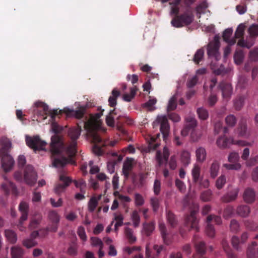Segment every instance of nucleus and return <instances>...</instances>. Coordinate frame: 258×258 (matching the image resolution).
<instances>
[{
	"mask_svg": "<svg viewBox=\"0 0 258 258\" xmlns=\"http://www.w3.org/2000/svg\"><path fill=\"white\" fill-rule=\"evenodd\" d=\"M81 128H70L68 135L72 139V142L66 149V153L69 158L65 157H56L59 156L64 148V145L61 138L58 135H54L51 138L50 152L53 156L52 160L53 166L55 167H64L72 158L75 156L77 153V140L80 136Z\"/></svg>",
	"mask_w": 258,
	"mask_h": 258,
	"instance_id": "nucleus-1",
	"label": "nucleus"
},
{
	"mask_svg": "<svg viewBox=\"0 0 258 258\" xmlns=\"http://www.w3.org/2000/svg\"><path fill=\"white\" fill-rule=\"evenodd\" d=\"M181 0H173L169 3L171 6V15H174L175 16L172 19L171 24L172 26L176 28L182 27L190 24L194 20V16L192 14L184 13L182 14L178 15L179 11V5Z\"/></svg>",
	"mask_w": 258,
	"mask_h": 258,
	"instance_id": "nucleus-2",
	"label": "nucleus"
},
{
	"mask_svg": "<svg viewBox=\"0 0 258 258\" xmlns=\"http://www.w3.org/2000/svg\"><path fill=\"white\" fill-rule=\"evenodd\" d=\"M2 146L0 149V158H1L2 166L6 171H9L13 167L15 161L12 157L9 154L12 144L7 138H2L1 140Z\"/></svg>",
	"mask_w": 258,
	"mask_h": 258,
	"instance_id": "nucleus-3",
	"label": "nucleus"
},
{
	"mask_svg": "<svg viewBox=\"0 0 258 258\" xmlns=\"http://www.w3.org/2000/svg\"><path fill=\"white\" fill-rule=\"evenodd\" d=\"M15 179L18 181L21 182L24 180L26 183L32 186L36 182L37 175L32 166L27 165L24 170V177L21 171H16L14 173Z\"/></svg>",
	"mask_w": 258,
	"mask_h": 258,
	"instance_id": "nucleus-4",
	"label": "nucleus"
},
{
	"mask_svg": "<svg viewBox=\"0 0 258 258\" xmlns=\"http://www.w3.org/2000/svg\"><path fill=\"white\" fill-rule=\"evenodd\" d=\"M233 33V30L231 28H228L225 30L223 33V39L224 41L228 43L229 45L234 44L236 42V39L239 38L238 41L237 45L242 47V23L239 24L237 30L235 33V37L232 39H230Z\"/></svg>",
	"mask_w": 258,
	"mask_h": 258,
	"instance_id": "nucleus-5",
	"label": "nucleus"
},
{
	"mask_svg": "<svg viewBox=\"0 0 258 258\" xmlns=\"http://www.w3.org/2000/svg\"><path fill=\"white\" fill-rule=\"evenodd\" d=\"M220 46L219 37L215 36L213 41L209 42L207 45V54L209 58H214L216 61L220 59Z\"/></svg>",
	"mask_w": 258,
	"mask_h": 258,
	"instance_id": "nucleus-6",
	"label": "nucleus"
},
{
	"mask_svg": "<svg viewBox=\"0 0 258 258\" xmlns=\"http://www.w3.org/2000/svg\"><path fill=\"white\" fill-rule=\"evenodd\" d=\"M26 142L27 145L32 149L35 152L36 151L44 150L46 143L42 141L39 136L33 137L26 136Z\"/></svg>",
	"mask_w": 258,
	"mask_h": 258,
	"instance_id": "nucleus-7",
	"label": "nucleus"
},
{
	"mask_svg": "<svg viewBox=\"0 0 258 258\" xmlns=\"http://www.w3.org/2000/svg\"><path fill=\"white\" fill-rule=\"evenodd\" d=\"M212 222L217 225L220 224L222 223L221 217L215 215H210L207 217L206 233L208 236L211 237H213L215 233V228L212 224Z\"/></svg>",
	"mask_w": 258,
	"mask_h": 258,
	"instance_id": "nucleus-8",
	"label": "nucleus"
},
{
	"mask_svg": "<svg viewBox=\"0 0 258 258\" xmlns=\"http://www.w3.org/2000/svg\"><path fill=\"white\" fill-rule=\"evenodd\" d=\"M153 126L160 125V130L163 135L164 140L168 137L169 132V125L168 119L165 116H158L156 120L153 122Z\"/></svg>",
	"mask_w": 258,
	"mask_h": 258,
	"instance_id": "nucleus-9",
	"label": "nucleus"
},
{
	"mask_svg": "<svg viewBox=\"0 0 258 258\" xmlns=\"http://www.w3.org/2000/svg\"><path fill=\"white\" fill-rule=\"evenodd\" d=\"M35 106L37 108H42L43 111H39L38 109L37 110V112L40 115L43 116L44 115L48 114L50 115L52 119L55 118V117L61 112V110L58 111L57 109L55 110H49L48 106L41 101H37L35 103Z\"/></svg>",
	"mask_w": 258,
	"mask_h": 258,
	"instance_id": "nucleus-10",
	"label": "nucleus"
},
{
	"mask_svg": "<svg viewBox=\"0 0 258 258\" xmlns=\"http://www.w3.org/2000/svg\"><path fill=\"white\" fill-rule=\"evenodd\" d=\"M72 182V180L64 174H61L59 175V182L56 184L54 187V191L55 194L60 195L64 192L66 188Z\"/></svg>",
	"mask_w": 258,
	"mask_h": 258,
	"instance_id": "nucleus-11",
	"label": "nucleus"
},
{
	"mask_svg": "<svg viewBox=\"0 0 258 258\" xmlns=\"http://www.w3.org/2000/svg\"><path fill=\"white\" fill-rule=\"evenodd\" d=\"M195 211H191L189 215H187L185 218L184 224L188 230L195 229L197 232L199 231L198 220L196 217Z\"/></svg>",
	"mask_w": 258,
	"mask_h": 258,
	"instance_id": "nucleus-12",
	"label": "nucleus"
},
{
	"mask_svg": "<svg viewBox=\"0 0 258 258\" xmlns=\"http://www.w3.org/2000/svg\"><path fill=\"white\" fill-rule=\"evenodd\" d=\"M194 241L197 252V254L194 255V258H206L204 256L206 249L205 243L200 240L196 235L194 237Z\"/></svg>",
	"mask_w": 258,
	"mask_h": 258,
	"instance_id": "nucleus-13",
	"label": "nucleus"
},
{
	"mask_svg": "<svg viewBox=\"0 0 258 258\" xmlns=\"http://www.w3.org/2000/svg\"><path fill=\"white\" fill-rule=\"evenodd\" d=\"M241 141H235L233 139L227 138L225 136L220 137L218 138L216 144L220 148H226L228 147L231 144H237L241 145Z\"/></svg>",
	"mask_w": 258,
	"mask_h": 258,
	"instance_id": "nucleus-14",
	"label": "nucleus"
},
{
	"mask_svg": "<svg viewBox=\"0 0 258 258\" xmlns=\"http://www.w3.org/2000/svg\"><path fill=\"white\" fill-rule=\"evenodd\" d=\"M103 115L102 112L95 114L93 120H89L84 122V127L89 132H93L97 128L96 122Z\"/></svg>",
	"mask_w": 258,
	"mask_h": 258,
	"instance_id": "nucleus-15",
	"label": "nucleus"
},
{
	"mask_svg": "<svg viewBox=\"0 0 258 258\" xmlns=\"http://www.w3.org/2000/svg\"><path fill=\"white\" fill-rule=\"evenodd\" d=\"M218 87L222 92L223 98L225 99H229L232 92L231 85L229 83L222 81L220 83Z\"/></svg>",
	"mask_w": 258,
	"mask_h": 258,
	"instance_id": "nucleus-16",
	"label": "nucleus"
},
{
	"mask_svg": "<svg viewBox=\"0 0 258 258\" xmlns=\"http://www.w3.org/2000/svg\"><path fill=\"white\" fill-rule=\"evenodd\" d=\"M169 156V151L168 148L165 147L163 149V155L160 151H157L156 159L158 162V165L161 166L165 162L167 163Z\"/></svg>",
	"mask_w": 258,
	"mask_h": 258,
	"instance_id": "nucleus-17",
	"label": "nucleus"
},
{
	"mask_svg": "<svg viewBox=\"0 0 258 258\" xmlns=\"http://www.w3.org/2000/svg\"><path fill=\"white\" fill-rule=\"evenodd\" d=\"M134 159L127 158L124 161L122 167V173L126 179H127L130 175L131 172L133 169Z\"/></svg>",
	"mask_w": 258,
	"mask_h": 258,
	"instance_id": "nucleus-18",
	"label": "nucleus"
},
{
	"mask_svg": "<svg viewBox=\"0 0 258 258\" xmlns=\"http://www.w3.org/2000/svg\"><path fill=\"white\" fill-rule=\"evenodd\" d=\"M2 188L6 195H9L10 192L15 195L18 193L16 185L8 180H6L2 184Z\"/></svg>",
	"mask_w": 258,
	"mask_h": 258,
	"instance_id": "nucleus-19",
	"label": "nucleus"
},
{
	"mask_svg": "<svg viewBox=\"0 0 258 258\" xmlns=\"http://www.w3.org/2000/svg\"><path fill=\"white\" fill-rule=\"evenodd\" d=\"M238 189L234 188L221 197V200L223 203H229L236 200L237 197Z\"/></svg>",
	"mask_w": 258,
	"mask_h": 258,
	"instance_id": "nucleus-20",
	"label": "nucleus"
},
{
	"mask_svg": "<svg viewBox=\"0 0 258 258\" xmlns=\"http://www.w3.org/2000/svg\"><path fill=\"white\" fill-rule=\"evenodd\" d=\"M210 67L213 73L216 75L224 76L228 72V70L225 69L223 65L221 64L218 67L213 61H212L210 64Z\"/></svg>",
	"mask_w": 258,
	"mask_h": 258,
	"instance_id": "nucleus-21",
	"label": "nucleus"
},
{
	"mask_svg": "<svg viewBox=\"0 0 258 258\" xmlns=\"http://www.w3.org/2000/svg\"><path fill=\"white\" fill-rule=\"evenodd\" d=\"M196 157L197 162L203 163L206 160L207 151L205 148L199 147L196 150Z\"/></svg>",
	"mask_w": 258,
	"mask_h": 258,
	"instance_id": "nucleus-22",
	"label": "nucleus"
},
{
	"mask_svg": "<svg viewBox=\"0 0 258 258\" xmlns=\"http://www.w3.org/2000/svg\"><path fill=\"white\" fill-rule=\"evenodd\" d=\"M159 229L164 243L167 245L170 244L171 242V239L169 237V234L166 231L165 225L164 223H160L159 224Z\"/></svg>",
	"mask_w": 258,
	"mask_h": 258,
	"instance_id": "nucleus-23",
	"label": "nucleus"
},
{
	"mask_svg": "<svg viewBox=\"0 0 258 258\" xmlns=\"http://www.w3.org/2000/svg\"><path fill=\"white\" fill-rule=\"evenodd\" d=\"M255 192L254 190L250 188H247L245 190L243 194V199L248 203H251L255 200Z\"/></svg>",
	"mask_w": 258,
	"mask_h": 258,
	"instance_id": "nucleus-24",
	"label": "nucleus"
},
{
	"mask_svg": "<svg viewBox=\"0 0 258 258\" xmlns=\"http://www.w3.org/2000/svg\"><path fill=\"white\" fill-rule=\"evenodd\" d=\"M28 205L25 202H21L19 206V209L21 212L20 218L21 222H24L27 219L28 213Z\"/></svg>",
	"mask_w": 258,
	"mask_h": 258,
	"instance_id": "nucleus-25",
	"label": "nucleus"
},
{
	"mask_svg": "<svg viewBox=\"0 0 258 258\" xmlns=\"http://www.w3.org/2000/svg\"><path fill=\"white\" fill-rule=\"evenodd\" d=\"M120 95V91L116 88L111 92V95L109 97L108 103L110 107H113L116 105V100Z\"/></svg>",
	"mask_w": 258,
	"mask_h": 258,
	"instance_id": "nucleus-26",
	"label": "nucleus"
},
{
	"mask_svg": "<svg viewBox=\"0 0 258 258\" xmlns=\"http://www.w3.org/2000/svg\"><path fill=\"white\" fill-rule=\"evenodd\" d=\"M5 235L7 240L11 244H15L17 241V234L12 230L7 229L5 231Z\"/></svg>",
	"mask_w": 258,
	"mask_h": 258,
	"instance_id": "nucleus-27",
	"label": "nucleus"
},
{
	"mask_svg": "<svg viewBox=\"0 0 258 258\" xmlns=\"http://www.w3.org/2000/svg\"><path fill=\"white\" fill-rule=\"evenodd\" d=\"M201 168L200 167L195 164L191 170V175L192 177L193 182L195 183H198L201 179Z\"/></svg>",
	"mask_w": 258,
	"mask_h": 258,
	"instance_id": "nucleus-28",
	"label": "nucleus"
},
{
	"mask_svg": "<svg viewBox=\"0 0 258 258\" xmlns=\"http://www.w3.org/2000/svg\"><path fill=\"white\" fill-rule=\"evenodd\" d=\"M205 54V50L203 48H201L197 50L194 54L192 60L196 64H199L200 62L203 60Z\"/></svg>",
	"mask_w": 258,
	"mask_h": 258,
	"instance_id": "nucleus-29",
	"label": "nucleus"
},
{
	"mask_svg": "<svg viewBox=\"0 0 258 258\" xmlns=\"http://www.w3.org/2000/svg\"><path fill=\"white\" fill-rule=\"evenodd\" d=\"M219 163L217 160H214L210 168V174L211 178L214 179L217 175L219 170Z\"/></svg>",
	"mask_w": 258,
	"mask_h": 258,
	"instance_id": "nucleus-30",
	"label": "nucleus"
},
{
	"mask_svg": "<svg viewBox=\"0 0 258 258\" xmlns=\"http://www.w3.org/2000/svg\"><path fill=\"white\" fill-rule=\"evenodd\" d=\"M11 251L13 258H21L24 254L23 249L18 246L12 247Z\"/></svg>",
	"mask_w": 258,
	"mask_h": 258,
	"instance_id": "nucleus-31",
	"label": "nucleus"
},
{
	"mask_svg": "<svg viewBox=\"0 0 258 258\" xmlns=\"http://www.w3.org/2000/svg\"><path fill=\"white\" fill-rule=\"evenodd\" d=\"M222 245L223 249L226 253L228 258H236V255L233 252L232 250L230 249L227 241H226L225 239L223 240L222 241Z\"/></svg>",
	"mask_w": 258,
	"mask_h": 258,
	"instance_id": "nucleus-32",
	"label": "nucleus"
},
{
	"mask_svg": "<svg viewBox=\"0 0 258 258\" xmlns=\"http://www.w3.org/2000/svg\"><path fill=\"white\" fill-rule=\"evenodd\" d=\"M180 160L184 166H187L190 162V154L186 150H183L180 154Z\"/></svg>",
	"mask_w": 258,
	"mask_h": 258,
	"instance_id": "nucleus-33",
	"label": "nucleus"
},
{
	"mask_svg": "<svg viewBox=\"0 0 258 258\" xmlns=\"http://www.w3.org/2000/svg\"><path fill=\"white\" fill-rule=\"evenodd\" d=\"M155 229V223L153 222L150 223H145L143 224V229L145 234L147 236H150Z\"/></svg>",
	"mask_w": 258,
	"mask_h": 258,
	"instance_id": "nucleus-34",
	"label": "nucleus"
},
{
	"mask_svg": "<svg viewBox=\"0 0 258 258\" xmlns=\"http://www.w3.org/2000/svg\"><path fill=\"white\" fill-rule=\"evenodd\" d=\"M124 233L126 237L130 243H133L136 241V238L133 235V231L131 228L125 227L124 228Z\"/></svg>",
	"mask_w": 258,
	"mask_h": 258,
	"instance_id": "nucleus-35",
	"label": "nucleus"
},
{
	"mask_svg": "<svg viewBox=\"0 0 258 258\" xmlns=\"http://www.w3.org/2000/svg\"><path fill=\"white\" fill-rule=\"evenodd\" d=\"M167 219L168 223L172 227H174L177 224V221L175 216L170 211L167 212Z\"/></svg>",
	"mask_w": 258,
	"mask_h": 258,
	"instance_id": "nucleus-36",
	"label": "nucleus"
},
{
	"mask_svg": "<svg viewBox=\"0 0 258 258\" xmlns=\"http://www.w3.org/2000/svg\"><path fill=\"white\" fill-rule=\"evenodd\" d=\"M67 253L72 256H76L78 254V245L76 243H72L70 244Z\"/></svg>",
	"mask_w": 258,
	"mask_h": 258,
	"instance_id": "nucleus-37",
	"label": "nucleus"
},
{
	"mask_svg": "<svg viewBox=\"0 0 258 258\" xmlns=\"http://www.w3.org/2000/svg\"><path fill=\"white\" fill-rule=\"evenodd\" d=\"M177 107V97L175 95L173 96L169 101L167 110L168 112L174 110Z\"/></svg>",
	"mask_w": 258,
	"mask_h": 258,
	"instance_id": "nucleus-38",
	"label": "nucleus"
},
{
	"mask_svg": "<svg viewBox=\"0 0 258 258\" xmlns=\"http://www.w3.org/2000/svg\"><path fill=\"white\" fill-rule=\"evenodd\" d=\"M197 112L199 118L202 120H206L209 117L208 110L203 107L198 108Z\"/></svg>",
	"mask_w": 258,
	"mask_h": 258,
	"instance_id": "nucleus-39",
	"label": "nucleus"
},
{
	"mask_svg": "<svg viewBox=\"0 0 258 258\" xmlns=\"http://www.w3.org/2000/svg\"><path fill=\"white\" fill-rule=\"evenodd\" d=\"M74 182L75 183V186L77 187L80 188V191L82 193H85V188L86 186V183L84 179H80L79 180H74Z\"/></svg>",
	"mask_w": 258,
	"mask_h": 258,
	"instance_id": "nucleus-40",
	"label": "nucleus"
},
{
	"mask_svg": "<svg viewBox=\"0 0 258 258\" xmlns=\"http://www.w3.org/2000/svg\"><path fill=\"white\" fill-rule=\"evenodd\" d=\"M115 109H113V110L110 111L109 114L106 117V122L107 124L110 126H113L114 125V117L112 116V115H115Z\"/></svg>",
	"mask_w": 258,
	"mask_h": 258,
	"instance_id": "nucleus-41",
	"label": "nucleus"
},
{
	"mask_svg": "<svg viewBox=\"0 0 258 258\" xmlns=\"http://www.w3.org/2000/svg\"><path fill=\"white\" fill-rule=\"evenodd\" d=\"M98 199L95 197H92L88 202V210L90 212H93L98 205Z\"/></svg>",
	"mask_w": 258,
	"mask_h": 258,
	"instance_id": "nucleus-42",
	"label": "nucleus"
},
{
	"mask_svg": "<svg viewBox=\"0 0 258 258\" xmlns=\"http://www.w3.org/2000/svg\"><path fill=\"white\" fill-rule=\"evenodd\" d=\"M48 217L50 220L53 223H58L59 222V216L58 213L54 210L49 212Z\"/></svg>",
	"mask_w": 258,
	"mask_h": 258,
	"instance_id": "nucleus-43",
	"label": "nucleus"
},
{
	"mask_svg": "<svg viewBox=\"0 0 258 258\" xmlns=\"http://www.w3.org/2000/svg\"><path fill=\"white\" fill-rule=\"evenodd\" d=\"M131 217L133 221L134 226L135 227H138L140 222V217L138 212L136 210L134 211L132 214Z\"/></svg>",
	"mask_w": 258,
	"mask_h": 258,
	"instance_id": "nucleus-44",
	"label": "nucleus"
},
{
	"mask_svg": "<svg viewBox=\"0 0 258 258\" xmlns=\"http://www.w3.org/2000/svg\"><path fill=\"white\" fill-rule=\"evenodd\" d=\"M186 120L185 126L190 130H193L197 126V120L195 118L189 116L186 118Z\"/></svg>",
	"mask_w": 258,
	"mask_h": 258,
	"instance_id": "nucleus-45",
	"label": "nucleus"
},
{
	"mask_svg": "<svg viewBox=\"0 0 258 258\" xmlns=\"http://www.w3.org/2000/svg\"><path fill=\"white\" fill-rule=\"evenodd\" d=\"M226 178L225 175H221L216 181V186L219 189H221L226 183Z\"/></svg>",
	"mask_w": 258,
	"mask_h": 258,
	"instance_id": "nucleus-46",
	"label": "nucleus"
},
{
	"mask_svg": "<svg viewBox=\"0 0 258 258\" xmlns=\"http://www.w3.org/2000/svg\"><path fill=\"white\" fill-rule=\"evenodd\" d=\"M237 120L233 115H229L225 118V122L227 125L232 127L236 123Z\"/></svg>",
	"mask_w": 258,
	"mask_h": 258,
	"instance_id": "nucleus-47",
	"label": "nucleus"
},
{
	"mask_svg": "<svg viewBox=\"0 0 258 258\" xmlns=\"http://www.w3.org/2000/svg\"><path fill=\"white\" fill-rule=\"evenodd\" d=\"M200 197L203 201L208 202L212 199V192L210 190L204 191L201 194Z\"/></svg>",
	"mask_w": 258,
	"mask_h": 258,
	"instance_id": "nucleus-48",
	"label": "nucleus"
},
{
	"mask_svg": "<svg viewBox=\"0 0 258 258\" xmlns=\"http://www.w3.org/2000/svg\"><path fill=\"white\" fill-rule=\"evenodd\" d=\"M23 244L26 247L29 248L36 245L37 243L33 239L29 238L24 239L23 241Z\"/></svg>",
	"mask_w": 258,
	"mask_h": 258,
	"instance_id": "nucleus-49",
	"label": "nucleus"
},
{
	"mask_svg": "<svg viewBox=\"0 0 258 258\" xmlns=\"http://www.w3.org/2000/svg\"><path fill=\"white\" fill-rule=\"evenodd\" d=\"M70 113H72V114H73L76 118L78 119L82 118L84 114V110L81 109L76 111L72 110H68V112L67 113L69 114H70Z\"/></svg>",
	"mask_w": 258,
	"mask_h": 258,
	"instance_id": "nucleus-50",
	"label": "nucleus"
},
{
	"mask_svg": "<svg viewBox=\"0 0 258 258\" xmlns=\"http://www.w3.org/2000/svg\"><path fill=\"white\" fill-rule=\"evenodd\" d=\"M240 227L239 223L236 220L233 219L231 221L230 228L231 231L237 232L240 230Z\"/></svg>",
	"mask_w": 258,
	"mask_h": 258,
	"instance_id": "nucleus-51",
	"label": "nucleus"
},
{
	"mask_svg": "<svg viewBox=\"0 0 258 258\" xmlns=\"http://www.w3.org/2000/svg\"><path fill=\"white\" fill-rule=\"evenodd\" d=\"M161 181L159 179H156L154 181L153 185V190L155 195L158 196L159 195L161 191Z\"/></svg>",
	"mask_w": 258,
	"mask_h": 258,
	"instance_id": "nucleus-52",
	"label": "nucleus"
},
{
	"mask_svg": "<svg viewBox=\"0 0 258 258\" xmlns=\"http://www.w3.org/2000/svg\"><path fill=\"white\" fill-rule=\"evenodd\" d=\"M157 100L155 98L150 99L147 102H146L144 106L147 108L149 110L152 111L155 109L153 106L156 103Z\"/></svg>",
	"mask_w": 258,
	"mask_h": 258,
	"instance_id": "nucleus-53",
	"label": "nucleus"
},
{
	"mask_svg": "<svg viewBox=\"0 0 258 258\" xmlns=\"http://www.w3.org/2000/svg\"><path fill=\"white\" fill-rule=\"evenodd\" d=\"M241 241L236 236H233L231 239V243L233 247L236 249H238L240 247Z\"/></svg>",
	"mask_w": 258,
	"mask_h": 258,
	"instance_id": "nucleus-54",
	"label": "nucleus"
},
{
	"mask_svg": "<svg viewBox=\"0 0 258 258\" xmlns=\"http://www.w3.org/2000/svg\"><path fill=\"white\" fill-rule=\"evenodd\" d=\"M91 244L93 246H99L101 248H103V244L101 240L96 237L91 238Z\"/></svg>",
	"mask_w": 258,
	"mask_h": 258,
	"instance_id": "nucleus-55",
	"label": "nucleus"
},
{
	"mask_svg": "<svg viewBox=\"0 0 258 258\" xmlns=\"http://www.w3.org/2000/svg\"><path fill=\"white\" fill-rule=\"evenodd\" d=\"M77 233L80 238H81V239H82L84 241H86L87 236L85 231V228L83 226H80L78 227Z\"/></svg>",
	"mask_w": 258,
	"mask_h": 258,
	"instance_id": "nucleus-56",
	"label": "nucleus"
},
{
	"mask_svg": "<svg viewBox=\"0 0 258 258\" xmlns=\"http://www.w3.org/2000/svg\"><path fill=\"white\" fill-rule=\"evenodd\" d=\"M198 80L199 79L197 75L188 79L186 83L187 87L189 88L194 87L197 84Z\"/></svg>",
	"mask_w": 258,
	"mask_h": 258,
	"instance_id": "nucleus-57",
	"label": "nucleus"
},
{
	"mask_svg": "<svg viewBox=\"0 0 258 258\" xmlns=\"http://www.w3.org/2000/svg\"><path fill=\"white\" fill-rule=\"evenodd\" d=\"M150 203L154 212H156L159 207V201L157 198L153 197L150 199Z\"/></svg>",
	"mask_w": 258,
	"mask_h": 258,
	"instance_id": "nucleus-58",
	"label": "nucleus"
},
{
	"mask_svg": "<svg viewBox=\"0 0 258 258\" xmlns=\"http://www.w3.org/2000/svg\"><path fill=\"white\" fill-rule=\"evenodd\" d=\"M234 60L236 64H240L242 63V50L236 51L234 55Z\"/></svg>",
	"mask_w": 258,
	"mask_h": 258,
	"instance_id": "nucleus-59",
	"label": "nucleus"
},
{
	"mask_svg": "<svg viewBox=\"0 0 258 258\" xmlns=\"http://www.w3.org/2000/svg\"><path fill=\"white\" fill-rule=\"evenodd\" d=\"M233 208L232 207L228 206L224 210L223 217L226 218H229L233 213Z\"/></svg>",
	"mask_w": 258,
	"mask_h": 258,
	"instance_id": "nucleus-60",
	"label": "nucleus"
},
{
	"mask_svg": "<svg viewBox=\"0 0 258 258\" xmlns=\"http://www.w3.org/2000/svg\"><path fill=\"white\" fill-rule=\"evenodd\" d=\"M135 204L137 206H141L144 204V199L143 196L139 194H136L135 196Z\"/></svg>",
	"mask_w": 258,
	"mask_h": 258,
	"instance_id": "nucleus-61",
	"label": "nucleus"
},
{
	"mask_svg": "<svg viewBox=\"0 0 258 258\" xmlns=\"http://www.w3.org/2000/svg\"><path fill=\"white\" fill-rule=\"evenodd\" d=\"M115 220L116 222L115 224V231L116 232L118 230V227L122 225L123 218L121 215H118L115 216Z\"/></svg>",
	"mask_w": 258,
	"mask_h": 258,
	"instance_id": "nucleus-62",
	"label": "nucleus"
},
{
	"mask_svg": "<svg viewBox=\"0 0 258 258\" xmlns=\"http://www.w3.org/2000/svg\"><path fill=\"white\" fill-rule=\"evenodd\" d=\"M239 159V155L236 152L231 153L228 157V161L231 163H236V162L238 161Z\"/></svg>",
	"mask_w": 258,
	"mask_h": 258,
	"instance_id": "nucleus-63",
	"label": "nucleus"
},
{
	"mask_svg": "<svg viewBox=\"0 0 258 258\" xmlns=\"http://www.w3.org/2000/svg\"><path fill=\"white\" fill-rule=\"evenodd\" d=\"M248 31L249 34L251 36H258V25H251Z\"/></svg>",
	"mask_w": 258,
	"mask_h": 258,
	"instance_id": "nucleus-64",
	"label": "nucleus"
}]
</instances>
